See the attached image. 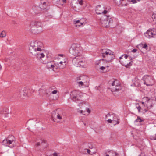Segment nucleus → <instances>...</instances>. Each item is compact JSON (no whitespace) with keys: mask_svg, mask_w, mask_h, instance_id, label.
<instances>
[{"mask_svg":"<svg viewBox=\"0 0 156 156\" xmlns=\"http://www.w3.org/2000/svg\"><path fill=\"white\" fill-rule=\"evenodd\" d=\"M69 51L73 55L75 56L72 61L73 64L77 67H85L87 66L86 58L83 55V49L79 44L73 43L70 47Z\"/></svg>","mask_w":156,"mask_h":156,"instance_id":"obj_1","label":"nucleus"},{"mask_svg":"<svg viewBox=\"0 0 156 156\" xmlns=\"http://www.w3.org/2000/svg\"><path fill=\"white\" fill-rule=\"evenodd\" d=\"M30 53L36 57L38 59H41L45 56L43 53V43L39 41H35L32 42L29 48Z\"/></svg>","mask_w":156,"mask_h":156,"instance_id":"obj_2","label":"nucleus"},{"mask_svg":"<svg viewBox=\"0 0 156 156\" xmlns=\"http://www.w3.org/2000/svg\"><path fill=\"white\" fill-rule=\"evenodd\" d=\"M152 107L151 100L148 97H144L142 98L141 106H139L137 108L139 112H140L141 110L143 112H146Z\"/></svg>","mask_w":156,"mask_h":156,"instance_id":"obj_3","label":"nucleus"},{"mask_svg":"<svg viewBox=\"0 0 156 156\" xmlns=\"http://www.w3.org/2000/svg\"><path fill=\"white\" fill-rule=\"evenodd\" d=\"M65 117V112L61 109H56L53 111L52 112V119L55 122H58L59 121L64 119Z\"/></svg>","mask_w":156,"mask_h":156,"instance_id":"obj_4","label":"nucleus"},{"mask_svg":"<svg viewBox=\"0 0 156 156\" xmlns=\"http://www.w3.org/2000/svg\"><path fill=\"white\" fill-rule=\"evenodd\" d=\"M102 56L105 58V60L109 63L111 62L115 58L114 52L108 49L102 50L101 52Z\"/></svg>","mask_w":156,"mask_h":156,"instance_id":"obj_5","label":"nucleus"},{"mask_svg":"<svg viewBox=\"0 0 156 156\" xmlns=\"http://www.w3.org/2000/svg\"><path fill=\"white\" fill-rule=\"evenodd\" d=\"M108 63L104 59H102L97 61L95 63L96 68L101 72L109 67Z\"/></svg>","mask_w":156,"mask_h":156,"instance_id":"obj_6","label":"nucleus"},{"mask_svg":"<svg viewBox=\"0 0 156 156\" xmlns=\"http://www.w3.org/2000/svg\"><path fill=\"white\" fill-rule=\"evenodd\" d=\"M120 63L126 68H129L132 65V60L130 57L126 55H123L119 58Z\"/></svg>","mask_w":156,"mask_h":156,"instance_id":"obj_7","label":"nucleus"},{"mask_svg":"<svg viewBox=\"0 0 156 156\" xmlns=\"http://www.w3.org/2000/svg\"><path fill=\"white\" fill-rule=\"evenodd\" d=\"M106 119L108 123H112L114 125L118 124L120 122V120L118 117L114 114H108L106 116Z\"/></svg>","mask_w":156,"mask_h":156,"instance_id":"obj_8","label":"nucleus"},{"mask_svg":"<svg viewBox=\"0 0 156 156\" xmlns=\"http://www.w3.org/2000/svg\"><path fill=\"white\" fill-rule=\"evenodd\" d=\"M2 144L4 146L12 148L16 145V143L14 137L11 136L7 139L4 140L2 141Z\"/></svg>","mask_w":156,"mask_h":156,"instance_id":"obj_9","label":"nucleus"},{"mask_svg":"<svg viewBox=\"0 0 156 156\" xmlns=\"http://www.w3.org/2000/svg\"><path fill=\"white\" fill-rule=\"evenodd\" d=\"M112 22V20L107 15H103L100 19V23L102 26L105 27H108L110 26L111 23Z\"/></svg>","mask_w":156,"mask_h":156,"instance_id":"obj_10","label":"nucleus"},{"mask_svg":"<svg viewBox=\"0 0 156 156\" xmlns=\"http://www.w3.org/2000/svg\"><path fill=\"white\" fill-rule=\"evenodd\" d=\"M142 79L144 81V84L147 86H152L155 83L153 77L151 75H145Z\"/></svg>","mask_w":156,"mask_h":156,"instance_id":"obj_11","label":"nucleus"},{"mask_svg":"<svg viewBox=\"0 0 156 156\" xmlns=\"http://www.w3.org/2000/svg\"><path fill=\"white\" fill-rule=\"evenodd\" d=\"M110 88L112 92L117 91L121 89V87L119 82L117 80L113 81L110 86Z\"/></svg>","mask_w":156,"mask_h":156,"instance_id":"obj_12","label":"nucleus"},{"mask_svg":"<svg viewBox=\"0 0 156 156\" xmlns=\"http://www.w3.org/2000/svg\"><path fill=\"white\" fill-rule=\"evenodd\" d=\"M71 94L73 96V100L76 102L81 100L83 96V93L79 91L74 90L71 92Z\"/></svg>","mask_w":156,"mask_h":156,"instance_id":"obj_13","label":"nucleus"},{"mask_svg":"<svg viewBox=\"0 0 156 156\" xmlns=\"http://www.w3.org/2000/svg\"><path fill=\"white\" fill-rule=\"evenodd\" d=\"M87 23L86 20L84 18L80 19H76L73 20V24L76 27H79L85 25Z\"/></svg>","mask_w":156,"mask_h":156,"instance_id":"obj_14","label":"nucleus"},{"mask_svg":"<svg viewBox=\"0 0 156 156\" xmlns=\"http://www.w3.org/2000/svg\"><path fill=\"white\" fill-rule=\"evenodd\" d=\"M33 24L34 26V28L33 30H34L35 32L38 33L42 31V25L41 22L34 21Z\"/></svg>","mask_w":156,"mask_h":156,"instance_id":"obj_15","label":"nucleus"},{"mask_svg":"<svg viewBox=\"0 0 156 156\" xmlns=\"http://www.w3.org/2000/svg\"><path fill=\"white\" fill-rule=\"evenodd\" d=\"M79 4L81 6L83 5L84 4V1L83 0H78L77 3L75 4L72 3L71 5V6L72 8L73 9L75 10L76 11H82L83 10V9L82 8H80L78 4Z\"/></svg>","mask_w":156,"mask_h":156,"instance_id":"obj_16","label":"nucleus"},{"mask_svg":"<svg viewBox=\"0 0 156 156\" xmlns=\"http://www.w3.org/2000/svg\"><path fill=\"white\" fill-rule=\"evenodd\" d=\"M96 12L97 14L103 13L105 15L107 12V11L105 9L104 6L100 5H98L96 7Z\"/></svg>","mask_w":156,"mask_h":156,"instance_id":"obj_17","label":"nucleus"},{"mask_svg":"<svg viewBox=\"0 0 156 156\" xmlns=\"http://www.w3.org/2000/svg\"><path fill=\"white\" fill-rule=\"evenodd\" d=\"M132 82L133 84L131 85V86L137 87H140V80L138 78V77H135L132 80Z\"/></svg>","mask_w":156,"mask_h":156,"instance_id":"obj_18","label":"nucleus"},{"mask_svg":"<svg viewBox=\"0 0 156 156\" xmlns=\"http://www.w3.org/2000/svg\"><path fill=\"white\" fill-rule=\"evenodd\" d=\"M156 32L154 30H149L144 33V35L147 38H150L152 37H154L156 35Z\"/></svg>","mask_w":156,"mask_h":156,"instance_id":"obj_19","label":"nucleus"},{"mask_svg":"<svg viewBox=\"0 0 156 156\" xmlns=\"http://www.w3.org/2000/svg\"><path fill=\"white\" fill-rule=\"evenodd\" d=\"M59 66L58 63H55L54 64H51L50 62L48 63L47 65L48 68L52 69L54 71L59 68Z\"/></svg>","mask_w":156,"mask_h":156,"instance_id":"obj_20","label":"nucleus"},{"mask_svg":"<svg viewBox=\"0 0 156 156\" xmlns=\"http://www.w3.org/2000/svg\"><path fill=\"white\" fill-rule=\"evenodd\" d=\"M55 60L58 61L57 62H60V61H66L64 57H63V55H58L55 56Z\"/></svg>","mask_w":156,"mask_h":156,"instance_id":"obj_21","label":"nucleus"},{"mask_svg":"<svg viewBox=\"0 0 156 156\" xmlns=\"http://www.w3.org/2000/svg\"><path fill=\"white\" fill-rule=\"evenodd\" d=\"M40 92L44 94L43 95H46L47 96L50 95L51 92V88H49L45 90H41Z\"/></svg>","mask_w":156,"mask_h":156,"instance_id":"obj_22","label":"nucleus"},{"mask_svg":"<svg viewBox=\"0 0 156 156\" xmlns=\"http://www.w3.org/2000/svg\"><path fill=\"white\" fill-rule=\"evenodd\" d=\"M77 80L83 83H89L88 78L86 76H81L77 78Z\"/></svg>","mask_w":156,"mask_h":156,"instance_id":"obj_23","label":"nucleus"},{"mask_svg":"<svg viewBox=\"0 0 156 156\" xmlns=\"http://www.w3.org/2000/svg\"><path fill=\"white\" fill-rule=\"evenodd\" d=\"M137 48L140 49L144 48L146 50L147 49L148 46L145 43H141L137 46Z\"/></svg>","mask_w":156,"mask_h":156,"instance_id":"obj_24","label":"nucleus"},{"mask_svg":"<svg viewBox=\"0 0 156 156\" xmlns=\"http://www.w3.org/2000/svg\"><path fill=\"white\" fill-rule=\"evenodd\" d=\"M19 94L22 98H23L27 95V92L25 89L21 90L19 91Z\"/></svg>","mask_w":156,"mask_h":156,"instance_id":"obj_25","label":"nucleus"},{"mask_svg":"<svg viewBox=\"0 0 156 156\" xmlns=\"http://www.w3.org/2000/svg\"><path fill=\"white\" fill-rule=\"evenodd\" d=\"M66 60L63 61H60V62H57V63L58 65L59 68H63L66 66Z\"/></svg>","mask_w":156,"mask_h":156,"instance_id":"obj_26","label":"nucleus"},{"mask_svg":"<svg viewBox=\"0 0 156 156\" xmlns=\"http://www.w3.org/2000/svg\"><path fill=\"white\" fill-rule=\"evenodd\" d=\"M76 81L78 84V85L80 87L84 86L85 87H87L88 86V83H83L82 81H80L78 80L77 79Z\"/></svg>","mask_w":156,"mask_h":156,"instance_id":"obj_27","label":"nucleus"},{"mask_svg":"<svg viewBox=\"0 0 156 156\" xmlns=\"http://www.w3.org/2000/svg\"><path fill=\"white\" fill-rule=\"evenodd\" d=\"M105 156H119V155L116 152L113 151H110L108 152V154Z\"/></svg>","mask_w":156,"mask_h":156,"instance_id":"obj_28","label":"nucleus"},{"mask_svg":"<svg viewBox=\"0 0 156 156\" xmlns=\"http://www.w3.org/2000/svg\"><path fill=\"white\" fill-rule=\"evenodd\" d=\"M6 36V32L4 31H2L0 34V37L3 38Z\"/></svg>","mask_w":156,"mask_h":156,"instance_id":"obj_29","label":"nucleus"},{"mask_svg":"<svg viewBox=\"0 0 156 156\" xmlns=\"http://www.w3.org/2000/svg\"><path fill=\"white\" fill-rule=\"evenodd\" d=\"M142 121H143V120H142L141 118L139 117H137V119L136 120L135 122H141Z\"/></svg>","mask_w":156,"mask_h":156,"instance_id":"obj_30","label":"nucleus"},{"mask_svg":"<svg viewBox=\"0 0 156 156\" xmlns=\"http://www.w3.org/2000/svg\"><path fill=\"white\" fill-rule=\"evenodd\" d=\"M125 0H120L119 2L120 3V5H121V6H126L127 4H123V1H125Z\"/></svg>","mask_w":156,"mask_h":156,"instance_id":"obj_31","label":"nucleus"},{"mask_svg":"<svg viewBox=\"0 0 156 156\" xmlns=\"http://www.w3.org/2000/svg\"><path fill=\"white\" fill-rule=\"evenodd\" d=\"M141 0H130V1L133 4L137 3L140 2Z\"/></svg>","mask_w":156,"mask_h":156,"instance_id":"obj_32","label":"nucleus"},{"mask_svg":"<svg viewBox=\"0 0 156 156\" xmlns=\"http://www.w3.org/2000/svg\"><path fill=\"white\" fill-rule=\"evenodd\" d=\"M152 18L154 21H156V13H154L152 15Z\"/></svg>","mask_w":156,"mask_h":156,"instance_id":"obj_33","label":"nucleus"},{"mask_svg":"<svg viewBox=\"0 0 156 156\" xmlns=\"http://www.w3.org/2000/svg\"><path fill=\"white\" fill-rule=\"evenodd\" d=\"M51 92L53 94H56L57 93L58 91L57 90H54Z\"/></svg>","mask_w":156,"mask_h":156,"instance_id":"obj_34","label":"nucleus"},{"mask_svg":"<svg viewBox=\"0 0 156 156\" xmlns=\"http://www.w3.org/2000/svg\"><path fill=\"white\" fill-rule=\"evenodd\" d=\"M151 139L156 140V134L155 135H154L153 136H152L151 137Z\"/></svg>","mask_w":156,"mask_h":156,"instance_id":"obj_35","label":"nucleus"},{"mask_svg":"<svg viewBox=\"0 0 156 156\" xmlns=\"http://www.w3.org/2000/svg\"><path fill=\"white\" fill-rule=\"evenodd\" d=\"M40 143L39 142H37L35 144V146L36 147H38L40 146Z\"/></svg>","mask_w":156,"mask_h":156,"instance_id":"obj_36","label":"nucleus"},{"mask_svg":"<svg viewBox=\"0 0 156 156\" xmlns=\"http://www.w3.org/2000/svg\"><path fill=\"white\" fill-rule=\"evenodd\" d=\"M59 1L63 2V3H66V0H59Z\"/></svg>","mask_w":156,"mask_h":156,"instance_id":"obj_37","label":"nucleus"},{"mask_svg":"<svg viewBox=\"0 0 156 156\" xmlns=\"http://www.w3.org/2000/svg\"><path fill=\"white\" fill-rule=\"evenodd\" d=\"M79 112H80L81 113L83 114H84L83 113L84 112L83 111V110H79Z\"/></svg>","mask_w":156,"mask_h":156,"instance_id":"obj_38","label":"nucleus"},{"mask_svg":"<svg viewBox=\"0 0 156 156\" xmlns=\"http://www.w3.org/2000/svg\"><path fill=\"white\" fill-rule=\"evenodd\" d=\"M90 152H91V151L90 150H89V149H87V153L89 154H91L90 153Z\"/></svg>","mask_w":156,"mask_h":156,"instance_id":"obj_39","label":"nucleus"},{"mask_svg":"<svg viewBox=\"0 0 156 156\" xmlns=\"http://www.w3.org/2000/svg\"><path fill=\"white\" fill-rule=\"evenodd\" d=\"M137 50L136 49H134L132 51V52L135 53L137 51Z\"/></svg>","mask_w":156,"mask_h":156,"instance_id":"obj_40","label":"nucleus"},{"mask_svg":"<svg viewBox=\"0 0 156 156\" xmlns=\"http://www.w3.org/2000/svg\"><path fill=\"white\" fill-rule=\"evenodd\" d=\"M87 111L89 113H90V111L89 109V108L87 109Z\"/></svg>","mask_w":156,"mask_h":156,"instance_id":"obj_41","label":"nucleus"},{"mask_svg":"<svg viewBox=\"0 0 156 156\" xmlns=\"http://www.w3.org/2000/svg\"><path fill=\"white\" fill-rule=\"evenodd\" d=\"M2 67L1 64H0V70H1L2 69Z\"/></svg>","mask_w":156,"mask_h":156,"instance_id":"obj_42","label":"nucleus"},{"mask_svg":"<svg viewBox=\"0 0 156 156\" xmlns=\"http://www.w3.org/2000/svg\"><path fill=\"white\" fill-rule=\"evenodd\" d=\"M45 3H46L45 2H44L43 3V4H45Z\"/></svg>","mask_w":156,"mask_h":156,"instance_id":"obj_43","label":"nucleus"}]
</instances>
